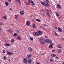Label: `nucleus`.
Instances as JSON below:
<instances>
[{
	"label": "nucleus",
	"instance_id": "nucleus-26",
	"mask_svg": "<svg viewBox=\"0 0 64 64\" xmlns=\"http://www.w3.org/2000/svg\"><path fill=\"white\" fill-rule=\"evenodd\" d=\"M5 46L7 47L8 46H10V45L9 44H5Z\"/></svg>",
	"mask_w": 64,
	"mask_h": 64
},
{
	"label": "nucleus",
	"instance_id": "nucleus-53",
	"mask_svg": "<svg viewBox=\"0 0 64 64\" xmlns=\"http://www.w3.org/2000/svg\"><path fill=\"white\" fill-rule=\"evenodd\" d=\"M62 39L63 40V41H64V38H62Z\"/></svg>",
	"mask_w": 64,
	"mask_h": 64
},
{
	"label": "nucleus",
	"instance_id": "nucleus-54",
	"mask_svg": "<svg viewBox=\"0 0 64 64\" xmlns=\"http://www.w3.org/2000/svg\"><path fill=\"white\" fill-rule=\"evenodd\" d=\"M27 5H30V4H27Z\"/></svg>",
	"mask_w": 64,
	"mask_h": 64
},
{
	"label": "nucleus",
	"instance_id": "nucleus-14",
	"mask_svg": "<svg viewBox=\"0 0 64 64\" xmlns=\"http://www.w3.org/2000/svg\"><path fill=\"white\" fill-rule=\"evenodd\" d=\"M12 30H7V32H8L9 33H12Z\"/></svg>",
	"mask_w": 64,
	"mask_h": 64
},
{
	"label": "nucleus",
	"instance_id": "nucleus-32",
	"mask_svg": "<svg viewBox=\"0 0 64 64\" xmlns=\"http://www.w3.org/2000/svg\"><path fill=\"white\" fill-rule=\"evenodd\" d=\"M33 28H36V26H35V24H34L32 26Z\"/></svg>",
	"mask_w": 64,
	"mask_h": 64
},
{
	"label": "nucleus",
	"instance_id": "nucleus-24",
	"mask_svg": "<svg viewBox=\"0 0 64 64\" xmlns=\"http://www.w3.org/2000/svg\"><path fill=\"white\" fill-rule=\"evenodd\" d=\"M17 36H18V34H17L16 33H14V36L15 37H17Z\"/></svg>",
	"mask_w": 64,
	"mask_h": 64
},
{
	"label": "nucleus",
	"instance_id": "nucleus-44",
	"mask_svg": "<svg viewBox=\"0 0 64 64\" xmlns=\"http://www.w3.org/2000/svg\"><path fill=\"white\" fill-rule=\"evenodd\" d=\"M45 11H48V10L47 8H46L45 9Z\"/></svg>",
	"mask_w": 64,
	"mask_h": 64
},
{
	"label": "nucleus",
	"instance_id": "nucleus-33",
	"mask_svg": "<svg viewBox=\"0 0 64 64\" xmlns=\"http://www.w3.org/2000/svg\"><path fill=\"white\" fill-rule=\"evenodd\" d=\"M56 15L57 16H59V13L58 12H56Z\"/></svg>",
	"mask_w": 64,
	"mask_h": 64
},
{
	"label": "nucleus",
	"instance_id": "nucleus-5",
	"mask_svg": "<svg viewBox=\"0 0 64 64\" xmlns=\"http://www.w3.org/2000/svg\"><path fill=\"white\" fill-rule=\"evenodd\" d=\"M53 43L52 42H51L49 46V47L50 48H53Z\"/></svg>",
	"mask_w": 64,
	"mask_h": 64
},
{
	"label": "nucleus",
	"instance_id": "nucleus-59",
	"mask_svg": "<svg viewBox=\"0 0 64 64\" xmlns=\"http://www.w3.org/2000/svg\"><path fill=\"white\" fill-rule=\"evenodd\" d=\"M10 10H12V9L11 8H10Z\"/></svg>",
	"mask_w": 64,
	"mask_h": 64
},
{
	"label": "nucleus",
	"instance_id": "nucleus-55",
	"mask_svg": "<svg viewBox=\"0 0 64 64\" xmlns=\"http://www.w3.org/2000/svg\"><path fill=\"white\" fill-rule=\"evenodd\" d=\"M46 27H48V25L46 24Z\"/></svg>",
	"mask_w": 64,
	"mask_h": 64
},
{
	"label": "nucleus",
	"instance_id": "nucleus-23",
	"mask_svg": "<svg viewBox=\"0 0 64 64\" xmlns=\"http://www.w3.org/2000/svg\"><path fill=\"white\" fill-rule=\"evenodd\" d=\"M31 4L32 5H34L35 4H34V2H33V1H31Z\"/></svg>",
	"mask_w": 64,
	"mask_h": 64
},
{
	"label": "nucleus",
	"instance_id": "nucleus-28",
	"mask_svg": "<svg viewBox=\"0 0 64 64\" xmlns=\"http://www.w3.org/2000/svg\"><path fill=\"white\" fill-rule=\"evenodd\" d=\"M51 56H52V57H55V56H56V54H52L51 55Z\"/></svg>",
	"mask_w": 64,
	"mask_h": 64
},
{
	"label": "nucleus",
	"instance_id": "nucleus-3",
	"mask_svg": "<svg viewBox=\"0 0 64 64\" xmlns=\"http://www.w3.org/2000/svg\"><path fill=\"white\" fill-rule=\"evenodd\" d=\"M46 43H51L52 41L50 39H47L46 40Z\"/></svg>",
	"mask_w": 64,
	"mask_h": 64
},
{
	"label": "nucleus",
	"instance_id": "nucleus-45",
	"mask_svg": "<svg viewBox=\"0 0 64 64\" xmlns=\"http://www.w3.org/2000/svg\"><path fill=\"white\" fill-rule=\"evenodd\" d=\"M42 15L43 16H45V15H46L45 14V13H44L42 14Z\"/></svg>",
	"mask_w": 64,
	"mask_h": 64
},
{
	"label": "nucleus",
	"instance_id": "nucleus-30",
	"mask_svg": "<svg viewBox=\"0 0 64 64\" xmlns=\"http://www.w3.org/2000/svg\"><path fill=\"white\" fill-rule=\"evenodd\" d=\"M2 18H3V19H7V18H6V16H3L2 17Z\"/></svg>",
	"mask_w": 64,
	"mask_h": 64
},
{
	"label": "nucleus",
	"instance_id": "nucleus-20",
	"mask_svg": "<svg viewBox=\"0 0 64 64\" xmlns=\"http://www.w3.org/2000/svg\"><path fill=\"white\" fill-rule=\"evenodd\" d=\"M56 46L58 48H62V47L60 45L58 44Z\"/></svg>",
	"mask_w": 64,
	"mask_h": 64
},
{
	"label": "nucleus",
	"instance_id": "nucleus-57",
	"mask_svg": "<svg viewBox=\"0 0 64 64\" xmlns=\"http://www.w3.org/2000/svg\"><path fill=\"white\" fill-rule=\"evenodd\" d=\"M45 54H42V55H44Z\"/></svg>",
	"mask_w": 64,
	"mask_h": 64
},
{
	"label": "nucleus",
	"instance_id": "nucleus-6",
	"mask_svg": "<svg viewBox=\"0 0 64 64\" xmlns=\"http://www.w3.org/2000/svg\"><path fill=\"white\" fill-rule=\"evenodd\" d=\"M28 51H30V52H32V48L30 47H29L28 48Z\"/></svg>",
	"mask_w": 64,
	"mask_h": 64
},
{
	"label": "nucleus",
	"instance_id": "nucleus-49",
	"mask_svg": "<svg viewBox=\"0 0 64 64\" xmlns=\"http://www.w3.org/2000/svg\"><path fill=\"white\" fill-rule=\"evenodd\" d=\"M50 61L51 62H52V61H53V60L52 59H50Z\"/></svg>",
	"mask_w": 64,
	"mask_h": 64
},
{
	"label": "nucleus",
	"instance_id": "nucleus-21",
	"mask_svg": "<svg viewBox=\"0 0 64 64\" xmlns=\"http://www.w3.org/2000/svg\"><path fill=\"white\" fill-rule=\"evenodd\" d=\"M17 39L18 40H20L21 39V38L20 37V36H18L17 37Z\"/></svg>",
	"mask_w": 64,
	"mask_h": 64
},
{
	"label": "nucleus",
	"instance_id": "nucleus-50",
	"mask_svg": "<svg viewBox=\"0 0 64 64\" xmlns=\"http://www.w3.org/2000/svg\"><path fill=\"white\" fill-rule=\"evenodd\" d=\"M8 1L9 2H11V0H8Z\"/></svg>",
	"mask_w": 64,
	"mask_h": 64
},
{
	"label": "nucleus",
	"instance_id": "nucleus-43",
	"mask_svg": "<svg viewBox=\"0 0 64 64\" xmlns=\"http://www.w3.org/2000/svg\"><path fill=\"white\" fill-rule=\"evenodd\" d=\"M54 33L56 35V36H58V34L56 33V32H54Z\"/></svg>",
	"mask_w": 64,
	"mask_h": 64
},
{
	"label": "nucleus",
	"instance_id": "nucleus-31",
	"mask_svg": "<svg viewBox=\"0 0 64 64\" xmlns=\"http://www.w3.org/2000/svg\"><path fill=\"white\" fill-rule=\"evenodd\" d=\"M11 42L12 43H13L14 42V39H12L11 40Z\"/></svg>",
	"mask_w": 64,
	"mask_h": 64
},
{
	"label": "nucleus",
	"instance_id": "nucleus-9",
	"mask_svg": "<svg viewBox=\"0 0 64 64\" xmlns=\"http://www.w3.org/2000/svg\"><path fill=\"white\" fill-rule=\"evenodd\" d=\"M32 60L30 59H28V60L27 62L29 64H31Z\"/></svg>",
	"mask_w": 64,
	"mask_h": 64
},
{
	"label": "nucleus",
	"instance_id": "nucleus-10",
	"mask_svg": "<svg viewBox=\"0 0 64 64\" xmlns=\"http://www.w3.org/2000/svg\"><path fill=\"white\" fill-rule=\"evenodd\" d=\"M32 56L31 54H28L26 56V58H28V59H29V58H31Z\"/></svg>",
	"mask_w": 64,
	"mask_h": 64
},
{
	"label": "nucleus",
	"instance_id": "nucleus-39",
	"mask_svg": "<svg viewBox=\"0 0 64 64\" xmlns=\"http://www.w3.org/2000/svg\"><path fill=\"white\" fill-rule=\"evenodd\" d=\"M30 39L32 41L33 40V38H31V37H30Z\"/></svg>",
	"mask_w": 64,
	"mask_h": 64
},
{
	"label": "nucleus",
	"instance_id": "nucleus-1",
	"mask_svg": "<svg viewBox=\"0 0 64 64\" xmlns=\"http://www.w3.org/2000/svg\"><path fill=\"white\" fill-rule=\"evenodd\" d=\"M46 40L44 39V38L42 37L39 39V41L42 44H44L45 43Z\"/></svg>",
	"mask_w": 64,
	"mask_h": 64
},
{
	"label": "nucleus",
	"instance_id": "nucleus-34",
	"mask_svg": "<svg viewBox=\"0 0 64 64\" xmlns=\"http://www.w3.org/2000/svg\"><path fill=\"white\" fill-rule=\"evenodd\" d=\"M18 15H16L15 16V19H17V18H18Z\"/></svg>",
	"mask_w": 64,
	"mask_h": 64
},
{
	"label": "nucleus",
	"instance_id": "nucleus-38",
	"mask_svg": "<svg viewBox=\"0 0 64 64\" xmlns=\"http://www.w3.org/2000/svg\"><path fill=\"white\" fill-rule=\"evenodd\" d=\"M31 0H29L28 1V3H31Z\"/></svg>",
	"mask_w": 64,
	"mask_h": 64
},
{
	"label": "nucleus",
	"instance_id": "nucleus-12",
	"mask_svg": "<svg viewBox=\"0 0 64 64\" xmlns=\"http://www.w3.org/2000/svg\"><path fill=\"white\" fill-rule=\"evenodd\" d=\"M58 30L60 32H63V30H62V29H61V28L60 27H58Z\"/></svg>",
	"mask_w": 64,
	"mask_h": 64
},
{
	"label": "nucleus",
	"instance_id": "nucleus-15",
	"mask_svg": "<svg viewBox=\"0 0 64 64\" xmlns=\"http://www.w3.org/2000/svg\"><path fill=\"white\" fill-rule=\"evenodd\" d=\"M20 14H21V15H24V12L23 10H22L20 12Z\"/></svg>",
	"mask_w": 64,
	"mask_h": 64
},
{
	"label": "nucleus",
	"instance_id": "nucleus-4",
	"mask_svg": "<svg viewBox=\"0 0 64 64\" xmlns=\"http://www.w3.org/2000/svg\"><path fill=\"white\" fill-rule=\"evenodd\" d=\"M6 53L7 55L10 56V55H12L13 53L12 52H9L7 51L6 52Z\"/></svg>",
	"mask_w": 64,
	"mask_h": 64
},
{
	"label": "nucleus",
	"instance_id": "nucleus-37",
	"mask_svg": "<svg viewBox=\"0 0 64 64\" xmlns=\"http://www.w3.org/2000/svg\"><path fill=\"white\" fill-rule=\"evenodd\" d=\"M55 58L56 59H57V60H58L59 59V58L57 56H56V57H55Z\"/></svg>",
	"mask_w": 64,
	"mask_h": 64
},
{
	"label": "nucleus",
	"instance_id": "nucleus-11",
	"mask_svg": "<svg viewBox=\"0 0 64 64\" xmlns=\"http://www.w3.org/2000/svg\"><path fill=\"white\" fill-rule=\"evenodd\" d=\"M57 7H58V8L59 9H61V6L59 4H57Z\"/></svg>",
	"mask_w": 64,
	"mask_h": 64
},
{
	"label": "nucleus",
	"instance_id": "nucleus-42",
	"mask_svg": "<svg viewBox=\"0 0 64 64\" xmlns=\"http://www.w3.org/2000/svg\"><path fill=\"white\" fill-rule=\"evenodd\" d=\"M36 64H40L39 63V62H36Z\"/></svg>",
	"mask_w": 64,
	"mask_h": 64
},
{
	"label": "nucleus",
	"instance_id": "nucleus-46",
	"mask_svg": "<svg viewBox=\"0 0 64 64\" xmlns=\"http://www.w3.org/2000/svg\"><path fill=\"white\" fill-rule=\"evenodd\" d=\"M41 11L42 12H43L44 11V9H42L41 10Z\"/></svg>",
	"mask_w": 64,
	"mask_h": 64
},
{
	"label": "nucleus",
	"instance_id": "nucleus-48",
	"mask_svg": "<svg viewBox=\"0 0 64 64\" xmlns=\"http://www.w3.org/2000/svg\"><path fill=\"white\" fill-rule=\"evenodd\" d=\"M2 25H3V24H2V23H0V25L2 26Z\"/></svg>",
	"mask_w": 64,
	"mask_h": 64
},
{
	"label": "nucleus",
	"instance_id": "nucleus-19",
	"mask_svg": "<svg viewBox=\"0 0 64 64\" xmlns=\"http://www.w3.org/2000/svg\"><path fill=\"white\" fill-rule=\"evenodd\" d=\"M38 32L40 36V35H41L42 34V32L41 31H38Z\"/></svg>",
	"mask_w": 64,
	"mask_h": 64
},
{
	"label": "nucleus",
	"instance_id": "nucleus-8",
	"mask_svg": "<svg viewBox=\"0 0 64 64\" xmlns=\"http://www.w3.org/2000/svg\"><path fill=\"white\" fill-rule=\"evenodd\" d=\"M44 6L46 7H49V4L45 2Z\"/></svg>",
	"mask_w": 64,
	"mask_h": 64
},
{
	"label": "nucleus",
	"instance_id": "nucleus-40",
	"mask_svg": "<svg viewBox=\"0 0 64 64\" xmlns=\"http://www.w3.org/2000/svg\"><path fill=\"white\" fill-rule=\"evenodd\" d=\"M5 52H6V51H5V50H3V53H5Z\"/></svg>",
	"mask_w": 64,
	"mask_h": 64
},
{
	"label": "nucleus",
	"instance_id": "nucleus-25",
	"mask_svg": "<svg viewBox=\"0 0 64 64\" xmlns=\"http://www.w3.org/2000/svg\"><path fill=\"white\" fill-rule=\"evenodd\" d=\"M15 1H16V2H19L20 4H21V3L20 0H15Z\"/></svg>",
	"mask_w": 64,
	"mask_h": 64
},
{
	"label": "nucleus",
	"instance_id": "nucleus-27",
	"mask_svg": "<svg viewBox=\"0 0 64 64\" xmlns=\"http://www.w3.org/2000/svg\"><path fill=\"white\" fill-rule=\"evenodd\" d=\"M36 21H37L38 22H41V20H40V19H36Z\"/></svg>",
	"mask_w": 64,
	"mask_h": 64
},
{
	"label": "nucleus",
	"instance_id": "nucleus-61",
	"mask_svg": "<svg viewBox=\"0 0 64 64\" xmlns=\"http://www.w3.org/2000/svg\"><path fill=\"white\" fill-rule=\"evenodd\" d=\"M62 64H64V62Z\"/></svg>",
	"mask_w": 64,
	"mask_h": 64
},
{
	"label": "nucleus",
	"instance_id": "nucleus-58",
	"mask_svg": "<svg viewBox=\"0 0 64 64\" xmlns=\"http://www.w3.org/2000/svg\"><path fill=\"white\" fill-rule=\"evenodd\" d=\"M1 30H2V29L1 28H0V31H1Z\"/></svg>",
	"mask_w": 64,
	"mask_h": 64
},
{
	"label": "nucleus",
	"instance_id": "nucleus-60",
	"mask_svg": "<svg viewBox=\"0 0 64 64\" xmlns=\"http://www.w3.org/2000/svg\"><path fill=\"white\" fill-rule=\"evenodd\" d=\"M30 27H32V26H31V25H30Z\"/></svg>",
	"mask_w": 64,
	"mask_h": 64
},
{
	"label": "nucleus",
	"instance_id": "nucleus-18",
	"mask_svg": "<svg viewBox=\"0 0 64 64\" xmlns=\"http://www.w3.org/2000/svg\"><path fill=\"white\" fill-rule=\"evenodd\" d=\"M58 53H61V51H62V50H61L60 49H58Z\"/></svg>",
	"mask_w": 64,
	"mask_h": 64
},
{
	"label": "nucleus",
	"instance_id": "nucleus-22",
	"mask_svg": "<svg viewBox=\"0 0 64 64\" xmlns=\"http://www.w3.org/2000/svg\"><path fill=\"white\" fill-rule=\"evenodd\" d=\"M5 4L6 5V6H8L9 5V3H8V2H5Z\"/></svg>",
	"mask_w": 64,
	"mask_h": 64
},
{
	"label": "nucleus",
	"instance_id": "nucleus-2",
	"mask_svg": "<svg viewBox=\"0 0 64 64\" xmlns=\"http://www.w3.org/2000/svg\"><path fill=\"white\" fill-rule=\"evenodd\" d=\"M33 35L34 36H39V34L38 33V32H34L33 33Z\"/></svg>",
	"mask_w": 64,
	"mask_h": 64
},
{
	"label": "nucleus",
	"instance_id": "nucleus-13",
	"mask_svg": "<svg viewBox=\"0 0 64 64\" xmlns=\"http://www.w3.org/2000/svg\"><path fill=\"white\" fill-rule=\"evenodd\" d=\"M46 15L47 16H48V17H50L51 16V15L50 14H49V13L47 12H46Z\"/></svg>",
	"mask_w": 64,
	"mask_h": 64
},
{
	"label": "nucleus",
	"instance_id": "nucleus-35",
	"mask_svg": "<svg viewBox=\"0 0 64 64\" xmlns=\"http://www.w3.org/2000/svg\"><path fill=\"white\" fill-rule=\"evenodd\" d=\"M45 2H42L41 3V4L42 5H43L44 6V4H45Z\"/></svg>",
	"mask_w": 64,
	"mask_h": 64
},
{
	"label": "nucleus",
	"instance_id": "nucleus-56",
	"mask_svg": "<svg viewBox=\"0 0 64 64\" xmlns=\"http://www.w3.org/2000/svg\"><path fill=\"white\" fill-rule=\"evenodd\" d=\"M46 24H44V26H46Z\"/></svg>",
	"mask_w": 64,
	"mask_h": 64
},
{
	"label": "nucleus",
	"instance_id": "nucleus-7",
	"mask_svg": "<svg viewBox=\"0 0 64 64\" xmlns=\"http://www.w3.org/2000/svg\"><path fill=\"white\" fill-rule=\"evenodd\" d=\"M24 62L26 64H27V58H23Z\"/></svg>",
	"mask_w": 64,
	"mask_h": 64
},
{
	"label": "nucleus",
	"instance_id": "nucleus-41",
	"mask_svg": "<svg viewBox=\"0 0 64 64\" xmlns=\"http://www.w3.org/2000/svg\"><path fill=\"white\" fill-rule=\"evenodd\" d=\"M46 2L47 3H49V0H46Z\"/></svg>",
	"mask_w": 64,
	"mask_h": 64
},
{
	"label": "nucleus",
	"instance_id": "nucleus-47",
	"mask_svg": "<svg viewBox=\"0 0 64 64\" xmlns=\"http://www.w3.org/2000/svg\"><path fill=\"white\" fill-rule=\"evenodd\" d=\"M52 52H55V50H53L52 51Z\"/></svg>",
	"mask_w": 64,
	"mask_h": 64
},
{
	"label": "nucleus",
	"instance_id": "nucleus-29",
	"mask_svg": "<svg viewBox=\"0 0 64 64\" xmlns=\"http://www.w3.org/2000/svg\"><path fill=\"white\" fill-rule=\"evenodd\" d=\"M3 58L4 60H6L7 59V57L5 56L3 57Z\"/></svg>",
	"mask_w": 64,
	"mask_h": 64
},
{
	"label": "nucleus",
	"instance_id": "nucleus-16",
	"mask_svg": "<svg viewBox=\"0 0 64 64\" xmlns=\"http://www.w3.org/2000/svg\"><path fill=\"white\" fill-rule=\"evenodd\" d=\"M47 12H48V13H50V14H51L52 13V11L50 10H48Z\"/></svg>",
	"mask_w": 64,
	"mask_h": 64
},
{
	"label": "nucleus",
	"instance_id": "nucleus-52",
	"mask_svg": "<svg viewBox=\"0 0 64 64\" xmlns=\"http://www.w3.org/2000/svg\"><path fill=\"white\" fill-rule=\"evenodd\" d=\"M44 37H45V38H48V37H47V36H44Z\"/></svg>",
	"mask_w": 64,
	"mask_h": 64
},
{
	"label": "nucleus",
	"instance_id": "nucleus-17",
	"mask_svg": "<svg viewBox=\"0 0 64 64\" xmlns=\"http://www.w3.org/2000/svg\"><path fill=\"white\" fill-rule=\"evenodd\" d=\"M26 25L27 26H29L30 25V22L28 21H27Z\"/></svg>",
	"mask_w": 64,
	"mask_h": 64
},
{
	"label": "nucleus",
	"instance_id": "nucleus-51",
	"mask_svg": "<svg viewBox=\"0 0 64 64\" xmlns=\"http://www.w3.org/2000/svg\"><path fill=\"white\" fill-rule=\"evenodd\" d=\"M32 21H34V20L33 19V18H32Z\"/></svg>",
	"mask_w": 64,
	"mask_h": 64
},
{
	"label": "nucleus",
	"instance_id": "nucleus-36",
	"mask_svg": "<svg viewBox=\"0 0 64 64\" xmlns=\"http://www.w3.org/2000/svg\"><path fill=\"white\" fill-rule=\"evenodd\" d=\"M16 31L17 33H20V31H19L18 30H16Z\"/></svg>",
	"mask_w": 64,
	"mask_h": 64
}]
</instances>
